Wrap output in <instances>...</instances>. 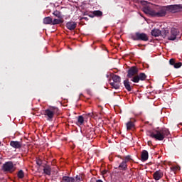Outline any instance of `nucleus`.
<instances>
[{"instance_id": "23", "label": "nucleus", "mask_w": 182, "mask_h": 182, "mask_svg": "<svg viewBox=\"0 0 182 182\" xmlns=\"http://www.w3.org/2000/svg\"><path fill=\"white\" fill-rule=\"evenodd\" d=\"M60 23H63L62 18H55L52 22V25H59Z\"/></svg>"}, {"instance_id": "30", "label": "nucleus", "mask_w": 182, "mask_h": 182, "mask_svg": "<svg viewBox=\"0 0 182 182\" xmlns=\"http://www.w3.org/2000/svg\"><path fill=\"white\" fill-rule=\"evenodd\" d=\"M169 63L171 65V66H174L176 65V60L173 58L170 59Z\"/></svg>"}, {"instance_id": "9", "label": "nucleus", "mask_w": 182, "mask_h": 182, "mask_svg": "<svg viewBox=\"0 0 182 182\" xmlns=\"http://www.w3.org/2000/svg\"><path fill=\"white\" fill-rule=\"evenodd\" d=\"M139 73V68L136 66L131 67L128 71H127V77L129 79H133L134 76H136V75Z\"/></svg>"}, {"instance_id": "5", "label": "nucleus", "mask_w": 182, "mask_h": 182, "mask_svg": "<svg viewBox=\"0 0 182 182\" xmlns=\"http://www.w3.org/2000/svg\"><path fill=\"white\" fill-rule=\"evenodd\" d=\"M1 170L4 173H14L16 170L15 166H14V162L11 161L5 162L2 166Z\"/></svg>"}, {"instance_id": "11", "label": "nucleus", "mask_w": 182, "mask_h": 182, "mask_svg": "<svg viewBox=\"0 0 182 182\" xmlns=\"http://www.w3.org/2000/svg\"><path fill=\"white\" fill-rule=\"evenodd\" d=\"M10 146L13 147V149H21L22 148V141H11Z\"/></svg>"}, {"instance_id": "3", "label": "nucleus", "mask_w": 182, "mask_h": 182, "mask_svg": "<svg viewBox=\"0 0 182 182\" xmlns=\"http://www.w3.org/2000/svg\"><path fill=\"white\" fill-rule=\"evenodd\" d=\"M59 114V108L56 107H49L48 109L43 111V114L47 117V120L51 122L55 114Z\"/></svg>"}, {"instance_id": "36", "label": "nucleus", "mask_w": 182, "mask_h": 182, "mask_svg": "<svg viewBox=\"0 0 182 182\" xmlns=\"http://www.w3.org/2000/svg\"><path fill=\"white\" fill-rule=\"evenodd\" d=\"M106 173H107V170H104V171H102V174H106Z\"/></svg>"}, {"instance_id": "35", "label": "nucleus", "mask_w": 182, "mask_h": 182, "mask_svg": "<svg viewBox=\"0 0 182 182\" xmlns=\"http://www.w3.org/2000/svg\"><path fill=\"white\" fill-rule=\"evenodd\" d=\"M151 141H148V146H151Z\"/></svg>"}, {"instance_id": "6", "label": "nucleus", "mask_w": 182, "mask_h": 182, "mask_svg": "<svg viewBox=\"0 0 182 182\" xmlns=\"http://www.w3.org/2000/svg\"><path fill=\"white\" fill-rule=\"evenodd\" d=\"M166 8V12H170L171 14H177L180 12V10L182 9V4H173L165 6Z\"/></svg>"}, {"instance_id": "4", "label": "nucleus", "mask_w": 182, "mask_h": 182, "mask_svg": "<svg viewBox=\"0 0 182 182\" xmlns=\"http://www.w3.org/2000/svg\"><path fill=\"white\" fill-rule=\"evenodd\" d=\"M132 39L133 41H141L142 42H148L149 35L146 34V33L136 32L135 33V35L132 36Z\"/></svg>"}, {"instance_id": "25", "label": "nucleus", "mask_w": 182, "mask_h": 182, "mask_svg": "<svg viewBox=\"0 0 182 182\" xmlns=\"http://www.w3.org/2000/svg\"><path fill=\"white\" fill-rule=\"evenodd\" d=\"M53 15H54V16H56V18H58L59 19L63 18L62 13L58 10H56L53 12Z\"/></svg>"}, {"instance_id": "27", "label": "nucleus", "mask_w": 182, "mask_h": 182, "mask_svg": "<svg viewBox=\"0 0 182 182\" xmlns=\"http://www.w3.org/2000/svg\"><path fill=\"white\" fill-rule=\"evenodd\" d=\"M124 161H125V163H129V161H133V159H132V156L130 155L126 156L124 157Z\"/></svg>"}, {"instance_id": "37", "label": "nucleus", "mask_w": 182, "mask_h": 182, "mask_svg": "<svg viewBox=\"0 0 182 182\" xmlns=\"http://www.w3.org/2000/svg\"><path fill=\"white\" fill-rule=\"evenodd\" d=\"M76 179H77V180H79V181H80V176H76Z\"/></svg>"}, {"instance_id": "12", "label": "nucleus", "mask_w": 182, "mask_h": 182, "mask_svg": "<svg viewBox=\"0 0 182 182\" xmlns=\"http://www.w3.org/2000/svg\"><path fill=\"white\" fill-rule=\"evenodd\" d=\"M76 26H77V23L75 21H69L66 23V28L69 29V31H75Z\"/></svg>"}, {"instance_id": "14", "label": "nucleus", "mask_w": 182, "mask_h": 182, "mask_svg": "<svg viewBox=\"0 0 182 182\" xmlns=\"http://www.w3.org/2000/svg\"><path fill=\"white\" fill-rule=\"evenodd\" d=\"M43 173L46 176H51L52 174V168L49 165L43 166Z\"/></svg>"}, {"instance_id": "34", "label": "nucleus", "mask_w": 182, "mask_h": 182, "mask_svg": "<svg viewBox=\"0 0 182 182\" xmlns=\"http://www.w3.org/2000/svg\"><path fill=\"white\" fill-rule=\"evenodd\" d=\"M82 19H85V21H89V18L87 17H82L81 20Z\"/></svg>"}, {"instance_id": "29", "label": "nucleus", "mask_w": 182, "mask_h": 182, "mask_svg": "<svg viewBox=\"0 0 182 182\" xmlns=\"http://www.w3.org/2000/svg\"><path fill=\"white\" fill-rule=\"evenodd\" d=\"M181 66H182V63L178 62V63H175V65H173V68H175V69H179V68Z\"/></svg>"}, {"instance_id": "2", "label": "nucleus", "mask_w": 182, "mask_h": 182, "mask_svg": "<svg viewBox=\"0 0 182 182\" xmlns=\"http://www.w3.org/2000/svg\"><path fill=\"white\" fill-rule=\"evenodd\" d=\"M148 136H149V137H151L152 139H155L156 140L162 141V140H164L166 137L170 136V131H168V129L166 128L162 129H155L152 132L149 131L148 132Z\"/></svg>"}, {"instance_id": "10", "label": "nucleus", "mask_w": 182, "mask_h": 182, "mask_svg": "<svg viewBox=\"0 0 182 182\" xmlns=\"http://www.w3.org/2000/svg\"><path fill=\"white\" fill-rule=\"evenodd\" d=\"M180 33L178 29L173 28L171 29V35L168 37V41H176L177 36Z\"/></svg>"}, {"instance_id": "7", "label": "nucleus", "mask_w": 182, "mask_h": 182, "mask_svg": "<svg viewBox=\"0 0 182 182\" xmlns=\"http://www.w3.org/2000/svg\"><path fill=\"white\" fill-rule=\"evenodd\" d=\"M113 82H111L109 85H111L112 89H119L120 88V80L121 77L119 75H113L112 77Z\"/></svg>"}, {"instance_id": "21", "label": "nucleus", "mask_w": 182, "mask_h": 182, "mask_svg": "<svg viewBox=\"0 0 182 182\" xmlns=\"http://www.w3.org/2000/svg\"><path fill=\"white\" fill-rule=\"evenodd\" d=\"M134 122L136 121H129L126 126L127 130H132V129H134Z\"/></svg>"}, {"instance_id": "17", "label": "nucleus", "mask_w": 182, "mask_h": 182, "mask_svg": "<svg viewBox=\"0 0 182 182\" xmlns=\"http://www.w3.org/2000/svg\"><path fill=\"white\" fill-rule=\"evenodd\" d=\"M60 182H75V178L70 176H63Z\"/></svg>"}, {"instance_id": "13", "label": "nucleus", "mask_w": 182, "mask_h": 182, "mask_svg": "<svg viewBox=\"0 0 182 182\" xmlns=\"http://www.w3.org/2000/svg\"><path fill=\"white\" fill-rule=\"evenodd\" d=\"M163 176H164L163 171L160 170L156 171L153 174V177L154 180H156V181H158V180H160V178H162Z\"/></svg>"}, {"instance_id": "22", "label": "nucleus", "mask_w": 182, "mask_h": 182, "mask_svg": "<svg viewBox=\"0 0 182 182\" xmlns=\"http://www.w3.org/2000/svg\"><path fill=\"white\" fill-rule=\"evenodd\" d=\"M94 12V17L102 18L103 16V12L100 10H95Z\"/></svg>"}, {"instance_id": "1", "label": "nucleus", "mask_w": 182, "mask_h": 182, "mask_svg": "<svg viewBox=\"0 0 182 182\" xmlns=\"http://www.w3.org/2000/svg\"><path fill=\"white\" fill-rule=\"evenodd\" d=\"M144 12L149 14V15L154 16V18H163L167 15V9L166 6H158L154 10L145 9Z\"/></svg>"}, {"instance_id": "33", "label": "nucleus", "mask_w": 182, "mask_h": 182, "mask_svg": "<svg viewBox=\"0 0 182 182\" xmlns=\"http://www.w3.org/2000/svg\"><path fill=\"white\" fill-rule=\"evenodd\" d=\"M87 116H88V117H92L93 113H92V114L88 113V114H87Z\"/></svg>"}, {"instance_id": "28", "label": "nucleus", "mask_w": 182, "mask_h": 182, "mask_svg": "<svg viewBox=\"0 0 182 182\" xmlns=\"http://www.w3.org/2000/svg\"><path fill=\"white\" fill-rule=\"evenodd\" d=\"M166 35H168V30L161 31V36H164V38H166Z\"/></svg>"}, {"instance_id": "24", "label": "nucleus", "mask_w": 182, "mask_h": 182, "mask_svg": "<svg viewBox=\"0 0 182 182\" xmlns=\"http://www.w3.org/2000/svg\"><path fill=\"white\" fill-rule=\"evenodd\" d=\"M17 177L20 179H22L25 177V172L22 169L19 170L17 173Z\"/></svg>"}, {"instance_id": "32", "label": "nucleus", "mask_w": 182, "mask_h": 182, "mask_svg": "<svg viewBox=\"0 0 182 182\" xmlns=\"http://www.w3.org/2000/svg\"><path fill=\"white\" fill-rule=\"evenodd\" d=\"M36 164H37V166H39V167H41V166H42V160L37 159L36 160Z\"/></svg>"}, {"instance_id": "18", "label": "nucleus", "mask_w": 182, "mask_h": 182, "mask_svg": "<svg viewBox=\"0 0 182 182\" xmlns=\"http://www.w3.org/2000/svg\"><path fill=\"white\" fill-rule=\"evenodd\" d=\"M124 85L128 92H132V85H130V81H129V79L124 80Z\"/></svg>"}, {"instance_id": "16", "label": "nucleus", "mask_w": 182, "mask_h": 182, "mask_svg": "<svg viewBox=\"0 0 182 182\" xmlns=\"http://www.w3.org/2000/svg\"><path fill=\"white\" fill-rule=\"evenodd\" d=\"M151 35L152 36H154L155 38H157L161 35V31L157 29V28H154L151 31Z\"/></svg>"}, {"instance_id": "26", "label": "nucleus", "mask_w": 182, "mask_h": 182, "mask_svg": "<svg viewBox=\"0 0 182 182\" xmlns=\"http://www.w3.org/2000/svg\"><path fill=\"white\" fill-rule=\"evenodd\" d=\"M77 122L80 124H83V123H85V118H83V116L82 115L78 116Z\"/></svg>"}, {"instance_id": "15", "label": "nucleus", "mask_w": 182, "mask_h": 182, "mask_svg": "<svg viewBox=\"0 0 182 182\" xmlns=\"http://www.w3.org/2000/svg\"><path fill=\"white\" fill-rule=\"evenodd\" d=\"M141 161H147L149 160V152L146 150H143L141 154Z\"/></svg>"}, {"instance_id": "19", "label": "nucleus", "mask_w": 182, "mask_h": 182, "mask_svg": "<svg viewBox=\"0 0 182 182\" xmlns=\"http://www.w3.org/2000/svg\"><path fill=\"white\" fill-rule=\"evenodd\" d=\"M119 170H122V171H126L127 170V163L123 161L118 166Z\"/></svg>"}, {"instance_id": "38", "label": "nucleus", "mask_w": 182, "mask_h": 182, "mask_svg": "<svg viewBox=\"0 0 182 182\" xmlns=\"http://www.w3.org/2000/svg\"><path fill=\"white\" fill-rule=\"evenodd\" d=\"M96 182H103V181H102V179H98L96 181Z\"/></svg>"}, {"instance_id": "8", "label": "nucleus", "mask_w": 182, "mask_h": 182, "mask_svg": "<svg viewBox=\"0 0 182 182\" xmlns=\"http://www.w3.org/2000/svg\"><path fill=\"white\" fill-rule=\"evenodd\" d=\"M147 79V75L144 73H141L139 75H136L131 79V82H133L134 83H139L140 80L141 82L146 80Z\"/></svg>"}, {"instance_id": "20", "label": "nucleus", "mask_w": 182, "mask_h": 182, "mask_svg": "<svg viewBox=\"0 0 182 182\" xmlns=\"http://www.w3.org/2000/svg\"><path fill=\"white\" fill-rule=\"evenodd\" d=\"M53 19L50 16L45 17L43 18V23L45 25H52Z\"/></svg>"}, {"instance_id": "31", "label": "nucleus", "mask_w": 182, "mask_h": 182, "mask_svg": "<svg viewBox=\"0 0 182 182\" xmlns=\"http://www.w3.org/2000/svg\"><path fill=\"white\" fill-rule=\"evenodd\" d=\"M86 15H87V16H89L90 18H95L94 11H91V12L87 14Z\"/></svg>"}]
</instances>
